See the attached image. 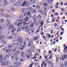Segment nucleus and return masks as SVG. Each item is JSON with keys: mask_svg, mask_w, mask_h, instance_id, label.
<instances>
[{"mask_svg": "<svg viewBox=\"0 0 67 67\" xmlns=\"http://www.w3.org/2000/svg\"><path fill=\"white\" fill-rule=\"evenodd\" d=\"M30 4L29 1H24L23 4L21 5V6L24 7L25 6V7H30Z\"/></svg>", "mask_w": 67, "mask_h": 67, "instance_id": "nucleus-1", "label": "nucleus"}, {"mask_svg": "<svg viewBox=\"0 0 67 67\" xmlns=\"http://www.w3.org/2000/svg\"><path fill=\"white\" fill-rule=\"evenodd\" d=\"M8 65V62L7 61L1 63V65L2 66H7Z\"/></svg>", "mask_w": 67, "mask_h": 67, "instance_id": "nucleus-2", "label": "nucleus"}, {"mask_svg": "<svg viewBox=\"0 0 67 67\" xmlns=\"http://www.w3.org/2000/svg\"><path fill=\"white\" fill-rule=\"evenodd\" d=\"M29 55L30 56H32V51L31 49H30L28 50L27 51Z\"/></svg>", "mask_w": 67, "mask_h": 67, "instance_id": "nucleus-3", "label": "nucleus"}, {"mask_svg": "<svg viewBox=\"0 0 67 67\" xmlns=\"http://www.w3.org/2000/svg\"><path fill=\"white\" fill-rule=\"evenodd\" d=\"M22 45H23V44H20V47H21V50H23V49H24V47H25V46H23Z\"/></svg>", "mask_w": 67, "mask_h": 67, "instance_id": "nucleus-4", "label": "nucleus"}, {"mask_svg": "<svg viewBox=\"0 0 67 67\" xmlns=\"http://www.w3.org/2000/svg\"><path fill=\"white\" fill-rule=\"evenodd\" d=\"M42 15H45L46 16L47 15V12H46L45 11H44L42 13Z\"/></svg>", "mask_w": 67, "mask_h": 67, "instance_id": "nucleus-5", "label": "nucleus"}, {"mask_svg": "<svg viewBox=\"0 0 67 67\" xmlns=\"http://www.w3.org/2000/svg\"><path fill=\"white\" fill-rule=\"evenodd\" d=\"M21 55L22 58H24L25 57V55L24 54V52H21Z\"/></svg>", "mask_w": 67, "mask_h": 67, "instance_id": "nucleus-6", "label": "nucleus"}, {"mask_svg": "<svg viewBox=\"0 0 67 67\" xmlns=\"http://www.w3.org/2000/svg\"><path fill=\"white\" fill-rule=\"evenodd\" d=\"M13 27H14V25H10L9 27V30H11V29H12Z\"/></svg>", "mask_w": 67, "mask_h": 67, "instance_id": "nucleus-7", "label": "nucleus"}, {"mask_svg": "<svg viewBox=\"0 0 67 67\" xmlns=\"http://www.w3.org/2000/svg\"><path fill=\"white\" fill-rule=\"evenodd\" d=\"M17 41H19L20 43H23V39L21 38H20L19 40H18Z\"/></svg>", "mask_w": 67, "mask_h": 67, "instance_id": "nucleus-8", "label": "nucleus"}, {"mask_svg": "<svg viewBox=\"0 0 67 67\" xmlns=\"http://www.w3.org/2000/svg\"><path fill=\"white\" fill-rule=\"evenodd\" d=\"M28 20H29V17H26L25 18L24 21L25 22H27V21H28Z\"/></svg>", "mask_w": 67, "mask_h": 67, "instance_id": "nucleus-9", "label": "nucleus"}, {"mask_svg": "<svg viewBox=\"0 0 67 67\" xmlns=\"http://www.w3.org/2000/svg\"><path fill=\"white\" fill-rule=\"evenodd\" d=\"M8 3L7 2H5L3 4V5L4 7H5V6H7L8 5Z\"/></svg>", "mask_w": 67, "mask_h": 67, "instance_id": "nucleus-10", "label": "nucleus"}, {"mask_svg": "<svg viewBox=\"0 0 67 67\" xmlns=\"http://www.w3.org/2000/svg\"><path fill=\"white\" fill-rule=\"evenodd\" d=\"M3 22H4V19H0V23H3Z\"/></svg>", "mask_w": 67, "mask_h": 67, "instance_id": "nucleus-11", "label": "nucleus"}, {"mask_svg": "<svg viewBox=\"0 0 67 67\" xmlns=\"http://www.w3.org/2000/svg\"><path fill=\"white\" fill-rule=\"evenodd\" d=\"M38 36H36V37H34L33 38L34 41H36V40H38Z\"/></svg>", "mask_w": 67, "mask_h": 67, "instance_id": "nucleus-12", "label": "nucleus"}, {"mask_svg": "<svg viewBox=\"0 0 67 67\" xmlns=\"http://www.w3.org/2000/svg\"><path fill=\"white\" fill-rule=\"evenodd\" d=\"M39 23H41V25H43V23H44V22L42 20H39Z\"/></svg>", "mask_w": 67, "mask_h": 67, "instance_id": "nucleus-13", "label": "nucleus"}, {"mask_svg": "<svg viewBox=\"0 0 67 67\" xmlns=\"http://www.w3.org/2000/svg\"><path fill=\"white\" fill-rule=\"evenodd\" d=\"M13 36H15V38H16V35H18V34H16V33H14L13 34Z\"/></svg>", "mask_w": 67, "mask_h": 67, "instance_id": "nucleus-14", "label": "nucleus"}, {"mask_svg": "<svg viewBox=\"0 0 67 67\" xmlns=\"http://www.w3.org/2000/svg\"><path fill=\"white\" fill-rule=\"evenodd\" d=\"M16 30V29L15 28H13L12 30L11 31V32L12 33H13Z\"/></svg>", "mask_w": 67, "mask_h": 67, "instance_id": "nucleus-15", "label": "nucleus"}, {"mask_svg": "<svg viewBox=\"0 0 67 67\" xmlns=\"http://www.w3.org/2000/svg\"><path fill=\"white\" fill-rule=\"evenodd\" d=\"M14 65H15L16 66H18V63H17V62H15L14 63Z\"/></svg>", "mask_w": 67, "mask_h": 67, "instance_id": "nucleus-16", "label": "nucleus"}, {"mask_svg": "<svg viewBox=\"0 0 67 67\" xmlns=\"http://www.w3.org/2000/svg\"><path fill=\"white\" fill-rule=\"evenodd\" d=\"M32 19H33L34 20H35L36 19V17L35 15V14L32 17Z\"/></svg>", "mask_w": 67, "mask_h": 67, "instance_id": "nucleus-17", "label": "nucleus"}, {"mask_svg": "<svg viewBox=\"0 0 67 67\" xmlns=\"http://www.w3.org/2000/svg\"><path fill=\"white\" fill-rule=\"evenodd\" d=\"M6 22H7L8 23H10V20H9V19H7L6 20Z\"/></svg>", "mask_w": 67, "mask_h": 67, "instance_id": "nucleus-18", "label": "nucleus"}, {"mask_svg": "<svg viewBox=\"0 0 67 67\" xmlns=\"http://www.w3.org/2000/svg\"><path fill=\"white\" fill-rule=\"evenodd\" d=\"M29 42L30 44H32L33 43V41L31 40H29Z\"/></svg>", "mask_w": 67, "mask_h": 67, "instance_id": "nucleus-19", "label": "nucleus"}, {"mask_svg": "<svg viewBox=\"0 0 67 67\" xmlns=\"http://www.w3.org/2000/svg\"><path fill=\"white\" fill-rule=\"evenodd\" d=\"M37 18L38 19H41V16L40 15H39L37 16Z\"/></svg>", "mask_w": 67, "mask_h": 67, "instance_id": "nucleus-20", "label": "nucleus"}, {"mask_svg": "<svg viewBox=\"0 0 67 67\" xmlns=\"http://www.w3.org/2000/svg\"><path fill=\"white\" fill-rule=\"evenodd\" d=\"M15 59L16 61H18V60H19V59H18V57L17 56L15 57Z\"/></svg>", "mask_w": 67, "mask_h": 67, "instance_id": "nucleus-21", "label": "nucleus"}, {"mask_svg": "<svg viewBox=\"0 0 67 67\" xmlns=\"http://www.w3.org/2000/svg\"><path fill=\"white\" fill-rule=\"evenodd\" d=\"M30 2H31L32 3H33L35 2V0H31Z\"/></svg>", "mask_w": 67, "mask_h": 67, "instance_id": "nucleus-22", "label": "nucleus"}, {"mask_svg": "<svg viewBox=\"0 0 67 67\" xmlns=\"http://www.w3.org/2000/svg\"><path fill=\"white\" fill-rule=\"evenodd\" d=\"M20 21L21 23V24H22L23 23V20L22 19H20L19 20V22H20Z\"/></svg>", "mask_w": 67, "mask_h": 67, "instance_id": "nucleus-23", "label": "nucleus"}, {"mask_svg": "<svg viewBox=\"0 0 67 67\" xmlns=\"http://www.w3.org/2000/svg\"><path fill=\"white\" fill-rule=\"evenodd\" d=\"M4 37L3 36H0V40H2L3 38Z\"/></svg>", "mask_w": 67, "mask_h": 67, "instance_id": "nucleus-24", "label": "nucleus"}, {"mask_svg": "<svg viewBox=\"0 0 67 67\" xmlns=\"http://www.w3.org/2000/svg\"><path fill=\"white\" fill-rule=\"evenodd\" d=\"M5 10V9L3 7H2L1 9V11H4V10Z\"/></svg>", "mask_w": 67, "mask_h": 67, "instance_id": "nucleus-25", "label": "nucleus"}, {"mask_svg": "<svg viewBox=\"0 0 67 67\" xmlns=\"http://www.w3.org/2000/svg\"><path fill=\"white\" fill-rule=\"evenodd\" d=\"M37 55H38V54H36L35 55V57H34L33 58V59H36V58H37V57H35V56H37Z\"/></svg>", "mask_w": 67, "mask_h": 67, "instance_id": "nucleus-26", "label": "nucleus"}, {"mask_svg": "<svg viewBox=\"0 0 67 67\" xmlns=\"http://www.w3.org/2000/svg\"><path fill=\"white\" fill-rule=\"evenodd\" d=\"M15 0H11L10 2L12 3H14V2H15Z\"/></svg>", "mask_w": 67, "mask_h": 67, "instance_id": "nucleus-27", "label": "nucleus"}, {"mask_svg": "<svg viewBox=\"0 0 67 67\" xmlns=\"http://www.w3.org/2000/svg\"><path fill=\"white\" fill-rule=\"evenodd\" d=\"M12 46V45L10 44L8 46V48H10V47H11Z\"/></svg>", "mask_w": 67, "mask_h": 67, "instance_id": "nucleus-28", "label": "nucleus"}, {"mask_svg": "<svg viewBox=\"0 0 67 67\" xmlns=\"http://www.w3.org/2000/svg\"><path fill=\"white\" fill-rule=\"evenodd\" d=\"M19 3L16 2V3H15L14 4H13V5H19Z\"/></svg>", "mask_w": 67, "mask_h": 67, "instance_id": "nucleus-29", "label": "nucleus"}, {"mask_svg": "<svg viewBox=\"0 0 67 67\" xmlns=\"http://www.w3.org/2000/svg\"><path fill=\"white\" fill-rule=\"evenodd\" d=\"M19 1H21L18 2L19 4H20L21 5V4H22V3L21 2L23 1V0H19Z\"/></svg>", "mask_w": 67, "mask_h": 67, "instance_id": "nucleus-30", "label": "nucleus"}, {"mask_svg": "<svg viewBox=\"0 0 67 67\" xmlns=\"http://www.w3.org/2000/svg\"><path fill=\"white\" fill-rule=\"evenodd\" d=\"M36 8L37 9H40V6L39 5H37L36 6Z\"/></svg>", "mask_w": 67, "mask_h": 67, "instance_id": "nucleus-31", "label": "nucleus"}, {"mask_svg": "<svg viewBox=\"0 0 67 67\" xmlns=\"http://www.w3.org/2000/svg\"><path fill=\"white\" fill-rule=\"evenodd\" d=\"M38 12H40V13H41L42 14V10L40 9L38 10Z\"/></svg>", "mask_w": 67, "mask_h": 67, "instance_id": "nucleus-32", "label": "nucleus"}, {"mask_svg": "<svg viewBox=\"0 0 67 67\" xmlns=\"http://www.w3.org/2000/svg\"><path fill=\"white\" fill-rule=\"evenodd\" d=\"M24 10H25V8H23L21 11L22 12L24 13Z\"/></svg>", "mask_w": 67, "mask_h": 67, "instance_id": "nucleus-33", "label": "nucleus"}, {"mask_svg": "<svg viewBox=\"0 0 67 67\" xmlns=\"http://www.w3.org/2000/svg\"><path fill=\"white\" fill-rule=\"evenodd\" d=\"M19 60H20V61H21V62H22V61H24V59H22V58H20L19 59Z\"/></svg>", "mask_w": 67, "mask_h": 67, "instance_id": "nucleus-34", "label": "nucleus"}, {"mask_svg": "<svg viewBox=\"0 0 67 67\" xmlns=\"http://www.w3.org/2000/svg\"><path fill=\"white\" fill-rule=\"evenodd\" d=\"M5 57L6 58H9V55H5Z\"/></svg>", "mask_w": 67, "mask_h": 67, "instance_id": "nucleus-35", "label": "nucleus"}, {"mask_svg": "<svg viewBox=\"0 0 67 67\" xmlns=\"http://www.w3.org/2000/svg\"><path fill=\"white\" fill-rule=\"evenodd\" d=\"M11 10L12 11H14L15 10V9H14V8H11Z\"/></svg>", "mask_w": 67, "mask_h": 67, "instance_id": "nucleus-36", "label": "nucleus"}, {"mask_svg": "<svg viewBox=\"0 0 67 67\" xmlns=\"http://www.w3.org/2000/svg\"><path fill=\"white\" fill-rule=\"evenodd\" d=\"M7 26L9 27V26H10V25H11V24L10 23H8L7 24Z\"/></svg>", "mask_w": 67, "mask_h": 67, "instance_id": "nucleus-37", "label": "nucleus"}, {"mask_svg": "<svg viewBox=\"0 0 67 67\" xmlns=\"http://www.w3.org/2000/svg\"><path fill=\"white\" fill-rule=\"evenodd\" d=\"M43 5L44 6V7H46V6H47V4L46 3L43 4Z\"/></svg>", "mask_w": 67, "mask_h": 67, "instance_id": "nucleus-38", "label": "nucleus"}, {"mask_svg": "<svg viewBox=\"0 0 67 67\" xmlns=\"http://www.w3.org/2000/svg\"><path fill=\"white\" fill-rule=\"evenodd\" d=\"M8 38L9 39H12L13 38V37L12 36H10L8 37Z\"/></svg>", "mask_w": 67, "mask_h": 67, "instance_id": "nucleus-39", "label": "nucleus"}, {"mask_svg": "<svg viewBox=\"0 0 67 67\" xmlns=\"http://www.w3.org/2000/svg\"><path fill=\"white\" fill-rule=\"evenodd\" d=\"M48 2L49 3H52V2L51 0H48Z\"/></svg>", "mask_w": 67, "mask_h": 67, "instance_id": "nucleus-40", "label": "nucleus"}, {"mask_svg": "<svg viewBox=\"0 0 67 67\" xmlns=\"http://www.w3.org/2000/svg\"><path fill=\"white\" fill-rule=\"evenodd\" d=\"M16 48H14V49H13V52H15V51H16Z\"/></svg>", "mask_w": 67, "mask_h": 67, "instance_id": "nucleus-41", "label": "nucleus"}, {"mask_svg": "<svg viewBox=\"0 0 67 67\" xmlns=\"http://www.w3.org/2000/svg\"><path fill=\"white\" fill-rule=\"evenodd\" d=\"M33 12L34 13H36V12H37V11L36 10H35V9H34L33 10Z\"/></svg>", "mask_w": 67, "mask_h": 67, "instance_id": "nucleus-42", "label": "nucleus"}, {"mask_svg": "<svg viewBox=\"0 0 67 67\" xmlns=\"http://www.w3.org/2000/svg\"><path fill=\"white\" fill-rule=\"evenodd\" d=\"M31 49L32 50H34V47H31Z\"/></svg>", "mask_w": 67, "mask_h": 67, "instance_id": "nucleus-43", "label": "nucleus"}, {"mask_svg": "<svg viewBox=\"0 0 67 67\" xmlns=\"http://www.w3.org/2000/svg\"><path fill=\"white\" fill-rule=\"evenodd\" d=\"M22 24V23H18V24H17V26H20L21 24Z\"/></svg>", "mask_w": 67, "mask_h": 67, "instance_id": "nucleus-44", "label": "nucleus"}, {"mask_svg": "<svg viewBox=\"0 0 67 67\" xmlns=\"http://www.w3.org/2000/svg\"><path fill=\"white\" fill-rule=\"evenodd\" d=\"M58 62V58L57 57L56 59V62Z\"/></svg>", "mask_w": 67, "mask_h": 67, "instance_id": "nucleus-45", "label": "nucleus"}, {"mask_svg": "<svg viewBox=\"0 0 67 67\" xmlns=\"http://www.w3.org/2000/svg\"><path fill=\"white\" fill-rule=\"evenodd\" d=\"M3 60L4 61H5V60H6V58H2Z\"/></svg>", "mask_w": 67, "mask_h": 67, "instance_id": "nucleus-46", "label": "nucleus"}, {"mask_svg": "<svg viewBox=\"0 0 67 67\" xmlns=\"http://www.w3.org/2000/svg\"><path fill=\"white\" fill-rule=\"evenodd\" d=\"M2 55L0 54V59H2Z\"/></svg>", "mask_w": 67, "mask_h": 67, "instance_id": "nucleus-47", "label": "nucleus"}, {"mask_svg": "<svg viewBox=\"0 0 67 67\" xmlns=\"http://www.w3.org/2000/svg\"><path fill=\"white\" fill-rule=\"evenodd\" d=\"M30 27H33L34 26V25L32 24H31L30 25Z\"/></svg>", "mask_w": 67, "mask_h": 67, "instance_id": "nucleus-48", "label": "nucleus"}, {"mask_svg": "<svg viewBox=\"0 0 67 67\" xmlns=\"http://www.w3.org/2000/svg\"><path fill=\"white\" fill-rule=\"evenodd\" d=\"M33 64H34V63H31L30 65L29 66V67H32V65H33Z\"/></svg>", "mask_w": 67, "mask_h": 67, "instance_id": "nucleus-49", "label": "nucleus"}, {"mask_svg": "<svg viewBox=\"0 0 67 67\" xmlns=\"http://www.w3.org/2000/svg\"><path fill=\"white\" fill-rule=\"evenodd\" d=\"M65 67H66V66H67V62L66 61L65 62Z\"/></svg>", "mask_w": 67, "mask_h": 67, "instance_id": "nucleus-50", "label": "nucleus"}, {"mask_svg": "<svg viewBox=\"0 0 67 67\" xmlns=\"http://www.w3.org/2000/svg\"><path fill=\"white\" fill-rule=\"evenodd\" d=\"M1 15L2 16H4V15L3 14V13H1Z\"/></svg>", "mask_w": 67, "mask_h": 67, "instance_id": "nucleus-51", "label": "nucleus"}, {"mask_svg": "<svg viewBox=\"0 0 67 67\" xmlns=\"http://www.w3.org/2000/svg\"><path fill=\"white\" fill-rule=\"evenodd\" d=\"M1 15L2 16H4V15L3 14V13H1Z\"/></svg>", "mask_w": 67, "mask_h": 67, "instance_id": "nucleus-52", "label": "nucleus"}, {"mask_svg": "<svg viewBox=\"0 0 67 67\" xmlns=\"http://www.w3.org/2000/svg\"><path fill=\"white\" fill-rule=\"evenodd\" d=\"M38 65V62H36L35 63V65Z\"/></svg>", "mask_w": 67, "mask_h": 67, "instance_id": "nucleus-53", "label": "nucleus"}, {"mask_svg": "<svg viewBox=\"0 0 67 67\" xmlns=\"http://www.w3.org/2000/svg\"><path fill=\"white\" fill-rule=\"evenodd\" d=\"M26 32H29L30 31V30H29V29H26Z\"/></svg>", "mask_w": 67, "mask_h": 67, "instance_id": "nucleus-54", "label": "nucleus"}, {"mask_svg": "<svg viewBox=\"0 0 67 67\" xmlns=\"http://www.w3.org/2000/svg\"><path fill=\"white\" fill-rule=\"evenodd\" d=\"M26 56L27 58H30V56H29V55L26 54Z\"/></svg>", "mask_w": 67, "mask_h": 67, "instance_id": "nucleus-55", "label": "nucleus"}, {"mask_svg": "<svg viewBox=\"0 0 67 67\" xmlns=\"http://www.w3.org/2000/svg\"><path fill=\"white\" fill-rule=\"evenodd\" d=\"M61 66L62 67H64V65L63 64H61Z\"/></svg>", "mask_w": 67, "mask_h": 67, "instance_id": "nucleus-56", "label": "nucleus"}, {"mask_svg": "<svg viewBox=\"0 0 67 67\" xmlns=\"http://www.w3.org/2000/svg\"><path fill=\"white\" fill-rule=\"evenodd\" d=\"M18 40H19L21 38H20V36H18L17 37Z\"/></svg>", "mask_w": 67, "mask_h": 67, "instance_id": "nucleus-57", "label": "nucleus"}, {"mask_svg": "<svg viewBox=\"0 0 67 67\" xmlns=\"http://www.w3.org/2000/svg\"><path fill=\"white\" fill-rule=\"evenodd\" d=\"M2 26H0V31H1L2 30Z\"/></svg>", "mask_w": 67, "mask_h": 67, "instance_id": "nucleus-58", "label": "nucleus"}, {"mask_svg": "<svg viewBox=\"0 0 67 67\" xmlns=\"http://www.w3.org/2000/svg\"><path fill=\"white\" fill-rule=\"evenodd\" d=\"M13 55H14V56H16V55H17V53H14V54H13Z\"/></svg>", "mask_w": 67, "mask_h": 67, "instance_id": "nucleus-59", "label": "nucleus"}, {"mask_svg": "<svg viewBox=\"0 0 67 67\" xmlns=\"http://www.w3.org/2000/svg\"><path fill=\"white\" fill-rule=\"evenodd\" d=\"M29 9L30 10H33V8H32V7H30V8H29Z\"/></svg>", "mask_w": 67, "mask_h": 67, "instance_id": "nucleus-60", "label": "nucleus"}, {"mask_svg": "<svg viewBox=\"0 0 67 67\" xmlns=\"http://www.w3.org/2000/svg\"><path fill=\"white\" fill-rule=\"evenodd\" d=\"M52 21L53 22H55V19H52Z\"/></svg>", "mask_w": 67, "mask_h": 67, "instance_id": "nucleus-61", "label": "nucleus"}, {"mask_svg": "<svg viewBox=\"0 0 67 67\" xmlns=\"http://www.w3.org/2000/svg\"><path fill=\"white\" fill-rule=\"evenodd\" d=\"M54 26H57V24L55 23L54 24Z\"/></svg>", "mask_w": 67, "mask_h": 67, "instance_id": "nucleus-62", "label": "nucleus"}, {"mask_svg": "<svg viewBox=\"0 0 67 67\" xmlns=\"http://www.w3.org/2000/svg\"><path fill=\"white\" fill-rule=\"evenodd\" d=\"M16 45H19V42L17 43H16Z\"/></svg>", "mask_w": 67, "mask_h": 67, "instance_id": "nucleus-63", "label": "nucleus"}, {"mask_svg": "<svg viewBox=\"0 0 67 67\" xmlns=\"http://www.w3.org/2000/svg\"><path fill=\"white\" fill-rule=\"evenodd\" d=\"M28 27H29L28 26H27L25 27V28L26 29H27V28H28Z\"/></svg>", "mask_w": 67, "mask_h": 67, "instance_id": "nucleus-64", "label": "nucleus"}]
</instances>
